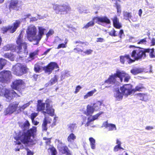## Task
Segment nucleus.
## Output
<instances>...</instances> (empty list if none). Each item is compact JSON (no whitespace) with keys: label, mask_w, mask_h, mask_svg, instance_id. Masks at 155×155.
<instances>
[{"label":"nucleus","mask_w":155,"mask_h":155,"mask_svg":"<svg viewBox=\"0 0 155 155\" xmlns=\"http://www.w3.org/2000/svg\"><path fill=\"white\" fill-rule=\"evenodd\" d=\"M37 131V127H32L27 131H19L15 133L14 135V138L16 140L15 141L16 145H18L17 148L15 149L16 151L19 150L20 149H22L23 146L21 142L25 144L33 145L35 143L34 139L35 136L36 135Z\"/></svg>","instance_id":"nucleus-1"},{"label":"nucleus","mask_w":155,"mask_h":155,"mask_svg":"<svg viewBox=\"0 0 155 155\" xmlns=\"http://www.w3.org/2000/svg\"><path fill=\"white\" fill-rule=\"evenodd\" d=\"M38 34L37 35V31L36 27L33 25L29 26L27 29L26 33L28 39L30 41H35L34 45H37L41 39L46 29L42 26H38Z\"/></svg>","instance_id":"nucleus-2"},{"label":"nucleus","mask_w":155,"mask_h":155,"mask_svg":"<svg viewBox=\"0 0 155 155\" xmlns=\"http://www.w3.org/2000/svg\"><path fill=\"white\" fill-rule=\"evenodd\" d=\"M23 35L21 33L18 36L16 43L18 46L13 44H8L3 47V49L4 51L11 50L13 52H16L17 53L22 54L23 53H28L27 49V44L24 42L23 39Z\"/></svg>","instance_id":"nucleus-3"},{"label":"nucleus","mask_w":155,"mask_h":155,"mask_svg":"<svg viewBox=\"0 0 155 155\" xmlns=\"http://www.w3.org/2000/svg\"><path fill=\"white\" fill-rule=\"evenodd\" d=\"M46 106L45 111H42L43 114L45 116V118L42 125L43 131H46L47 129V124H50L52 120L51 118L46 117V114L51 116H53L54 114V109L51 105V101L49 99H47L45 101Z\"/></svg>","instance_id":"nucleus-4"},{"label":"nucleus","mask_w":155,"mask_h":155,"mask_svg":"<svg viewBox=\"0 0 155 155\" xmlns=\"http://www.w3.org/2000/svg\"><path fill=\"white\" fill-rule=\"evenodd\" d=\"M129 47H135L131 54V57L133 58L132 59L134 60V61L135 60H138L145 57V49L138 47H135L134 45H130Z\"/></svg>","instance_id":"nucleus-5"},{"label":"nucleus","mask_w":155,"mask_h":155,"mask_svg":"<svg viewBox=\"0 0 155 155\" xmlns=\"http://www.w3.org/2000/svg\"><path fill=\"white\" fill-rule=\"evenodd\" d=\"M94 22L101 25H102L104 23L107 24H110L111 23L110 19L106 16L97 17L94 18L92 21L87 24L83 28H87L89 27L93 26Z\"/></svg>","instance_id":"nucleus-6"},{"label":"nucleus","mask_w":155,"mask_h":155,"mask_svg":"<svg viewBox=\"0 0 155 155\" xmlns=\"http://www.w3.org/2000/svg\"><path fill=\"white\" fill-rule=\"evenodd\" d=\"M27 69L25 65L18 63L13 67L12 71L14 74L17 76H19L25 73Z\"/></svg>","instance_id":"nucleus-7"},{"label":"nucleus","mask_w":155,"mask_h":155,"mask_svg":"<svg viewBox=\"0 0 155 155\" xmlns=\"http://www.w3.org/2000/svg\"><path fill=\"white\" fill-rule=\"evenodd\" d=\"M1 92L2 93V94L4 95L6 98L7 99V101H10L14 97H20L14 90H9L5 87H4L2 89Z\"/></svg>","instance_id":"nucleus-8"},{"label":"nucleus","mask_w":155,"mask_h":155,"mask_svg":"<svg viewBox=\"0 0 155 155\" xmlns=\"http://www.w3.org/2000/svg\"><path fill=\"white\" fill-rule=\"evenodd\" d=\"M132 87L130 84H125L120 87V90L124 95L127 96L133 94Z\"/></svg>","instance_id":"nucleus-9"},{"label":"nucleus","mask_w":155,"mask_h":155,"mask_svg":"<svg viewBox=\"0 0 155 155\" xmlns=\"http://www.w3.org/2000/svg\"><path fill=\"white\" fill-rule=\"evenodd\" d=\"M117 74L120 82H127L130 78V76L124 71H117Z\"/></svg>","instance_id":"nucleus-10"},{"label":"nucleus","mask_w":155,"mask_h":155,"mask_svg":"<svg viewBox=\"0 0 155 155\" xmlns=\"http://www.w3.org/2000/svg\"><path fill=\"white\" fill-rule=\"evenodd\" d=\"M11 77V73L10 71H2L0 73V82L2 83L7 82L9 81Z\"/></svg>","instance_id":"nucleus-11"},{"label":"nucleus","mask_w":155,"mask_h":155,"mask_svg":"<svg viewBox=\"0 0 155 155\" xmlns=\"http://www.w3.org/2000/svg\"><path fill=\"white\" fill-rule=\"evenodd\" d=\"M25 87V83L21 79L16 80L12 83V87L14 89L18 90L19 89H23Z\"/></svg>","instance_id":"nucleus-12"},{"label":"nucleus","mask_w":155,"mask_h":155,"mask_svg":"<svg viewBox=\"0 0 155 155\" xmlns=\"http://www.w3.org/2000/svg\"><path fill=\"white\" fill-rule=\"evenodd\" d=\"M20 24V21H16L14 23L13 25H9L7 27H3L2 28V31L4 32H6L9 31L11 33H13L16 30L17 28L19 26Z\"/></svg>","instance_id":"nucleus-13"},{"label":"nucleus","mask_w":155,"mask_h":155,"mask_svg":"<svg viewBox=\"0 0 155 155\" xmlns=\"http://www.w3.org/2000/svg\"><path fill=\"white\" fill-rule=\"evenodd\" d=\"M58 65L57 63L54 62L50 63L47 66L44 67V69L45 72L50 74L54 69H56L55 71H58Z\"/></svg>","instance_id":"nucleus-14"},{"label":"nucleus","mask_w":155,"mask_h":155,"mask_svg":"<svg viewBox=\"0 0 155 155\" xmlns=\"http://www.w3.org/2000/svg\"><path fill=\"white\" fill-rule=\"evenodd\" d=\"M18 103H13L10 104L5 111V115L11 114L16 111L18 107Z\"/></svg>","instance_id":"nucleus-15"},{"label":"nucleus","mask_w":155,"mask_h":155,"mask_svg":"<svg viewBox=\"0 0 155 155\" xmlns=\"http://www.w3.org/2000/svg\"><path fill=\"white\" fill-rule=\"evenodd\" d=\"M43 139L46 140L45 143H46L47 146L46 148H48V152L50 153L51 155H56L57 152L56 149L53 146L49 145L48 148V146L50 143L51 138H47L46 137H44Z\"/></svg>","instance_id":"nucleus-16"},{"label":"nucleus","mask_w":155,"mask_h":155,"mask_svg":"<svg viewBox=\"0 0 155 155\" xmlns=\"http://www.w3.org/2000/svg\"><path fill=\"white\" fill-rule=\"evenodd\" d=\"M101 127H105L109 131H115L117 130V127L115 124L108 123L107 121L104 122Z\"/></svg>","instance_id":"nucleus-17"},{"label":"nucleus","mask_w":155,"mask_h":155,"mask_svg":"<svg viewBox=\"0 0 155 155\" xmlns=\"http://www.w3.org/2000/svg\"><path fill=\"white\" fill-rule=\"evenodd\" d=\"M71 10L70 6L68 4H63L61 5L59 10L60 13L62 14H66L68 11Z\"/></svg>","instance_id":"nucleus-18"},{"label":"nucleus","mask_w":155,"mask_h":155,"mask_svg":"<svg viewBox=\"0 0 155 155\" xmlns=\"http://www.w3.org/2000/svg\"><path fill=\"white\" fill-rule=\"evenodd\" d=\"M117 77L118 78V76L117 74V71L116 73L112 74L109 76L108 79L105 81V83L113 84L116 82V78Z\"/></svg>","instance_id":"nucleus-19"},{"label":"nucleus","mask_w":155,"mask_h":155,"mask_svg":"<svg viewBox=\"0 0 155 155\" xmlns=\"http://www.w3.org/2000/svg\"><path fill=\"white\" fill-rule=\"evenodd\" d=\"M20 8L18 5V1L16 0H12L11 1L9 5V9L17 11L19 10Z\"/></svg>","instance_id":"nucleus-20"},{"label":"nucleus","mask_w":155,"mask_h":155,"mask_svg":"<svg viewBox=\"0 0 155 155\" xmlns=\"http://www.w3.org/2000/svg\"><path fill=\"white\" fill-rule=\"evenodd\" d=\"M94 111L93 106L88 105L87 106L86 110L84 111V114L87 116H91Z\"/></svg>","instance_id":"nucleus-21"},{"label":"nucleus","mask_w":155,"mask_h":155,"mask_svg":"<svg viewBox=\"0 0 155 155\" xmlns=\"http://www.w3.org/2000/svg\"><path fill=\"white\" fill-rule=\"evenodd\" d=\"M137 97L139 100L145 101L149 99V95L147 93H139L137 95Z\"/></svg>","instance_id":"nucleus-22"},{"label":"nucleus","mask_w":155,"mask_h":155,"mask_svg":"<svg viewBox=\"0 0 155 155\" xmlns=\"http://www.w3.org/2000/svg\"><path fill=\"white\" fill-rule=\"evenodd\" d=\"M127 60L128 63L129 64L134 62V60H132L130 58L128 55H125L124 56H121L120 57V61L123 64L124 63L125 61Z\"/></svg>","instance_id":"nucleus-23"},{"label":"nucleus","mask_w":155,"mask_h":155,"mask_svg":"<svg viewBox=\"0 0 155 155\" xmlns=\"http://www.w3.org/2000/svg\"><path fill=\"white\" fill-rule=\"evenodd\" d=\"M37 110L38 111L45 110V104L42 102L41 100L38 101Z\"/></svg>","instance_id":"nucleus-24"},{"label":"nucleus","mask_w":155,"mask_h":155,"mask_svg":"<svg viewBox=\"0 0 155 155\" xmlns=\"http://www.w3.org/2000/svg\"><path fill=\"white\" fill-rule=\"evenodd\" d=\"M59 152L62 153H65L66 155H70L71 153L68 147L64 145L58 149Z\"/></svg>","instance_id":"nucleus-25"},{"label":"nucleus","mask_w":155,"mask_h":155,"mask_svg":"<svg viewBox=\"0 0 155 155\" xmlns=\"http://www.w3.org/2000/svg\"><path fill=\"white\" fill-rule=\"evenodd\" d=\"M123 95L122 93H121L119 90H118L115 92L114 97L116 100L119 101L122 99Z\"/></svg>","instance_id":"nucleus-26"},{"label":"nucleus","mask_w":155,"mask_h":155,"mask_svg":"<svg viewBox=\"0 0 155 155\" xmlns=\"http://www.w3.org/2000/svg\"><path fill=\"white\" fill-rule=\"evenodd\" d=\"M19 126L24 131L28 129L30 126V124L29 121L26 120L24 123H19Z\"/></svg>","instance_id":"nucleus-27"},{"label":"nucleus","mask_w":155,"mask_h":155,"mask_svg":"<svg viewBox=\"0 0 155 155\" xmlns=\"http://www.w3.org/2000/svg\"><path fill=\"white\" fill-rule=\"evenodd\" d=\"M112 20L114 26L117 28H120L121 25L117 17L116 16H114Z\"/></svg>","instance_id":"nucleus-28"},{"label":"nucleus","mask_w":155,"mask_h":155,"mask_svg":"<svg viewBox=\"0 0 155 155\" xmlns=\"http://www.w3.org/2000/svg\"><path fill=\"white\" fill-rule=\"evenodd\" d=\"M102 104V102L101 101H98L93 104L92 106H93L95 111H97L100 110Z\"/></svg>","instance_id":"nucleus-29"},{"label":"nucleus","mask_w":155,"mask_h":155,"mask_svg":"<svg viewBox=\"0 0 155 155\" xmlns=\"http://www.w3.org/2000/svg\"><path fill=\"white\" fill-rule=\"evenodd\" d=\"M97 92V90L94 89L93 90L88 92L84 96V99H87L88 97L92 96L94 94Z\"/></svg>","instance_id":"nucleus-30"},{"label":"nucleus","mask_w":155,"mask_h":155,"mask_svg":"<svg viewBox=\"0 0 155 155\" xmlns=\"http://www.w3.org/2000/svg\"><path fill=\"white\" fill-rule=\"evenodd\" d=\"M143 69L141 68H135L131 70L130 72L133 74H137L138 73L142 72Z\"/></svg>","instance_id":"nucleus-31"},{"label":"nucleus","mask_w":155,"mask_h":155,"mask_svg":"<svg viewBox=\"0 0 155 155\" xmlns=\"http://www.w3.org/2000/svg\"><path fill=\"white\" fill-rule=\"evenodd\" d=\"M76 138V136L73 133H71L68 136L67 138V140L68 142L71 143Z\"/></svg>","instance_id":"nucleus-32"},{"label":"nucleus","mask_w":155,"mask_h":155,"mask_svg":"<svg viewBox=\"0 0 155 155\" xmlns=\"http://www.w3.org/2000/svg\"><path fill=\"white\" fill-rule=\"evenodd\" d=\"M89 140L90 142V145L91 148L93 150L95 149L96 145L95 144V140L92 137H90L89 138Z\"/></svg>","instance_id":"nucleus-33"},{"label":"nucleus","mask_w":155,"mask_h":155,"mask_svg":"<svg viewBox=\"0 0 155 155\" xmlns=\"http://www.w3.org/2000/svg\"><path fill=\"white\" fill-rule=\"evenodd\" d=\"M58 79V77L57 75H55L50 81L49 82V85L51 86L54 84L55 83L57 82Z\"/></svg>","instance_id":"nucleus-34"},{"label":"nucleus","mask_w":155,"mask_h":155,"mask_svg":"<svg viewBox=\"0 0 155 155\" xmlns=\"http://www.w3.org/2000/svg\"><path fill=\"white\" fill-rule=\"evenodd\" d=\"M37 51L30 53L29 56L28 58V61H30L34 59L35 57H37Z\"/></svg>","instance_id":"nucleus-35"},{"label":"nucleus","mask_w":155,"mask_h":155,"mask_svg":"<svg viewBox=\"0 0 155 155\" xmlns=\"http://www.w3.org/2000/svg\"><path fill=\"white\" fill-rule=\"evenodd\" d=\"M144 89V87L142 85L139 84L136 87L135 89H133V93L136 91H141Z\"/></svg>","instance_id":"nucleus-36"},{"label":"nucleus","mask_w":155,"mask_h":155,"mask_svg":"<svg viewBox=\"0 0 155 155\" xmlns=\"http://www.w3.org/2000/svg\"><path fill=\"white\" fill-rule=\"evenodd\" d=\"M4 56L5 58H8L11 61H13L14 59V56L12 53H8L4 54Z\"/></svg>","instance_id":"nucleus-37"},{"label":"nucleus","mask_w":155,"mask_h":155,"mask_svg":"<svg viewBox=\"0 0 155 155\" xmlns=\"http://www.w3.org/2000/svg\"><path fill=\"white\" fill-rule=\"evenodd\" d=\"M154 51L153 48L152 49H145V53L146 52L150 53V56L151 58H155V56L153 54V53Z\"/></svg>","instance_id":"nucleus-38"},{"label":"nucleus","mask_w":155,"mask_h":155,"mask_svg":"<svg viewBox=\"0 0 155 155\" xmlns=\"http://www.w3.org/2000/svg\"><path fill=\"white\" fill-rule=\"evenodd\" d=\"M6 60L1 58L0 59V70L2 69L6 63Z\"/></svg>","instance_id":"nucleus-39"},{"label":"nucleus","mask_w":155,"mask_h":155,"mask_svg":"<svg viewBox=\"0 0 155 155\" xmlns=\"http://www.w3.org/2000/svg\"><path fill=\"white\" fill-rule=\"evenodd\" d=\"M124 19L126 20H128L130 22V21L129 19V18H131V13L127 12H124Z\"/></svg>","instance_id":"nucleus-40"},{"label":"nucleus","mask_w":155,"mask_h":155,"mask_svg":"<svg viewBox=\"0 0 155 155\" xmlns=\"http://www.w3.org/2000/svg\"><path fill=\"white\" fill-rule=\"evenodd\" d=\"M103 112H100L99 113L97 114L93 115L91 116V117H89L91 118V119H92L93 121L94 120H95L97 119L98 117L101 114L103 113Z\"/></svg>","instance_id":"nucleus-41"},{"label":"nucleus","mask_w":155,"mask_h":155,"mask_svg":"<svg viewBox=\"0 0 155 155\" xmlns=\"http://www.w3.org/2000/svg\"><path fill=\"white\" fill-rule=\"evenodd\" d=\"M32 102V101H29L28 103L24 104L23 105L20 106H19V109L20 111H22L25 108L28 106Z\"/></svg>","instance_id":"nucleus-42"},{"label":"nucleus","mask_w":155,"mask_h":155,"mask_svg":"<svg viewBox=\"0 0 155 155\" xmlns=\"http://www.w3.org/2000/svg\"><path fill=\"white\" fill-rule=\"evenodd\" d=\"M60 7L61 5L56 4L54 5L53 8L57 13L59 14Z\"/></svg>","instance_id":"nucleus-43"},{"label":"nucleus","mask_w":155,"mask_h":155,"mask_svg":"<svg viewBox=\"0 0 155 155\" xmlns=\"http://www.w3.org/2000/svg\"><path fill=\"white\" fill-rule=\"evenodd\" d=\"M42 68L38 64H36L35 65L34 70L36 72H39Z\"/></svg>","instance_id":"nucleus-44"},{"label":"nucleus","mask_w":155,"mask_h":155,"mask_svg":"<svg viewBox=\"0 0 155 155\" xmlns=\"http://www.w3.org/2000/svg\"><path fill=\"white\" fill-rule=\"evenodd\" d=\"M56 142L58 143V149L59 148V147H61L64 146V144L61 140H56Z\"/></svg>","instance_id":"nucleus-45"},{"label":"nucleus","mask_w":155,"mask_h":155,"mask_svg":"<svg viewBox=\"0 0 155 155\" xmlns=\"http://www.w3.org/2000/svg\"><path fill=\"white\" fill-rule=\"evenodd\" d=\"M76 127V126L75 124H70L69 125L68 128L72 132Z\"/></svg>","instance_id":"nucleus-46"},{"label":"nucleus","mask_w":155,"mask_h":155,"mask_svg":"<svg viewBox=\"0 0 155 155\" xmlns=\"http://www.w3.org/2000/svg\"><path fill=\"white\" fill-rule=\"evenodd\" d=\"M93 52V50L91 49H87L85 51H84L83 52L85 54L87 55H89L92 54Z\"/></svg>","instance_id":"nucleus-47"},{"label":"nucleus","mask_w":155,"mask_h":155,"mask_svg":"<svg viewBox=\"0 0 155 155\" xmlns=\"http://www.w3.org/2000/svg\"><path fill=\"white\" fill-rule=\"evenodd\" d=\"M54 117L53 120V123H52L53 126H55L56 124V122L58 120V117L56 115H54Z\"/></svg>","instance_id":"nucleus-48"},{"label":"nucleus","mask_w":155,"mask_h":155,"mask_svg":"<svg viewBox=\"0 0 155 155\" xmlns=\"http://www.w3.org/2000/svg\"><path fill=\"white\" fill-rule=\"evenodd\" d=\"M116 31L114 29H113L109 32V34L111 36H117V34H116Z\"/></svg>","instance_id":"nucleus-49"},{"label":"nucleus","mask_w":155,"mask_h":155,"mask_svg":"<svg viewBox=\"0 0 155 155\" xmlns=\"http://www.w3.org/2000/svg\"><path fill=\"white\" fill-rule=\"evenodd\" d=\"M93 121L92 119H91L89 117L87 118V123L85 124V127H87L90 125L91 123Z\"/></svg>","instance_id":"nucleus-50"},{"label":"nucleus","mask_w":155,"mask_h":155,"mask_svg":"<svg viewBox=\"0 0 155 155\" xmlns=\"http://www.w3.org/2000/svg\"><path fill=\"white\" fill-rule=\"evenodd\" d=\"M147 41L146 40V38H144L143 39H141L137 43V44H144L146 43Z\"/></svg>","instance_id":"nucleus-51"},{"label":"nucleus","mask_w":155,"mask_h":155,"mask_svg":"<svg viewBox=\"0 0 155 155\" xmlns=\"http://www.w3.org/2000/svg\"><path fill=\"white\" fill-rule=\"evenodd\" d=\"M54 33V31L52 29H50L46 34L47 37L52 35Z\"/></svg>","instance_id":"nucleus-52"},{"label":"nucleus","mask_w":155,"mask_h":155,"mask_svg":"<svg viewBox=\"0 0 155 155\" xmlns=\"http://www.w3.org/2000/svg\"><path fill=\"white\" fill-rule=\"evenodd\" d=\"M31 16V15L30 14H25L22 16V20H25L27 18H30Z\"/></svg>","instance_id":"nucleus-53"},{"label":"nucleus","mask_w":155,"mask_h":155,"mask_svg":"<svg viewBox=\"0 0 155 155\" xmlns=\"http://www.w3.org/2000/svg\"><path fill=\"white\" fill-rule=\"evenodd\" d=\"M66 47V45H65V44L62 43L59 45L58 47L57 48V49H59L61 48H65Z\"/></svg>","instance_id":"nucleus-54"},{"label":"nucleus","mask_w":155,"mask_h":155,"mask_svg":"<svg viewBox=\"0 0 155 155\" xmlns=\"http://www.w3.org/2000/svg\"><path fill=\"white\" fill-rule=\"evenodd\" d=\"M38 115V114L37 113H32L31 115V119L32 120H34L35 118Z\"/></svg>","instance_id":"nucleus-55"},{"label":"nucleus","mask_w":155,"mask_h":155,"mask_svg":"<svg viewBox=\"0 0 155 155\" xmlns=\"http://www.w3.org/2000/svg\"><path fill=\"white\" fill-rule=\"evenodd\" d=\"M82 87H81L80 86L78 85L76 87V89H75V91L74 92V93L77 94V93L81 89Z\"/></svg>","instance_id":"nucleus-56"},{"label":"nucleus","mask_w":155,"mask_h":155,"mask_svg":"<svg viewBox=\"0 0 155 155\" xmlns=\"http://www.w3.org/2000/svg\"><path fill=\"white\" fill-rule=\"evenodd\" d=\"M42 18H39L32 17L30 19V21L31 22H34L37 21L38 19H41Z\"/></svg>","instance_id":"nucleus-57"},{"label":"nucleus","mask_w":155,"mask_h":155,"mask_svg":"<svg viewBox=\"0 0 155 155\" xmlns=\"http://www.w3.org/2000/svg\"><path fill=\"white\" fill-rule=\"evenodd\" d=\"M120 146L116 145L114 148V150L115 152L117 151L119 149H120Z\"/></svg>","instance_id":"nucleus-58"},{"label":"nucleus","mask_w":155,"mask_h":155,"mask_svg":"<svg viewBox=\"0 0 155 155\" xmlns=\"http://www.w3.org/2000/svg\"><path fill=\"white\" fill-rule=\"evenodd\" d=\"M104 39L102 38H97V39L96 41L97 42H102L104 41Z\"/></svg>","instance_id":"nucleus-59"},{"label":"nucleus","mask_w":155,"mask_h":155,"mask_svg":"<svg viewBox=\"0 0 155 155\" xmlns=\"http://www.w3.org/2000/svg\"><path fill=\"white\" fill-rule=\"evenodd\" d=\"M31 120L33 124L34 125H37L39 123V122L36 121L35 120Z\"/></svg>","instance_id":"nucleus-60"},{"label":"nucleus","mask_w":155,"mask_h":155,"mask_svg":"<svg viewBox=\"0 0 155 155\" xmlns=\"http://www.w3.org/2000/svg\"><path fill=\"white\" fill-rule=\"evenodd\" d=\"M153 129V127L151 126H147L145 128V129L147 130H151Z\"/></svg>","instance_id":"nucleus-61"},{"label":"nucleus","mask_w":155,"mask_h":155,"mask_svg":"<svg viewBox=\"0 0 155 155\" xmlns=\"http://www.w3.org/2000/svg\"><path fill=\"white\" fill-rule=\"evenodd\" d=\"M92 8L95 9L96 10L98 9V7L97 5H93L92 6Z\"/></svg>","instance_id":"nucleus-62"},{"label":"nucleus","mask_w":155,"mask_h":155,"mask_svg":"<svg viewBox=\"0 0 155 155\" xmlns=\"http://www.w3.org/2000/svg\"><path fill=\"white\" fill-rule=\"evenodd\" d=\"M74 43L76 44H80L82 45L84 43V42H82L80 41H76L75 42H74Z\"/></svg>","instance_id":"nucleus-63"},{"label":"nucleus","mask_w":155,"mask_h":155,"mask_svg":"<svg viewBox=\"0 0 155 155\" xmlns=\"http://www.w3.org/2000/svg\"><path fill=\"white\" fill-rule=\"evenodd\" d=\"M142 10L141 9L139 10L138 12V15L140 16V17L141 16L142 14Z\"/></svg>","instance_id":"nucleus-64"}]
</instances>
